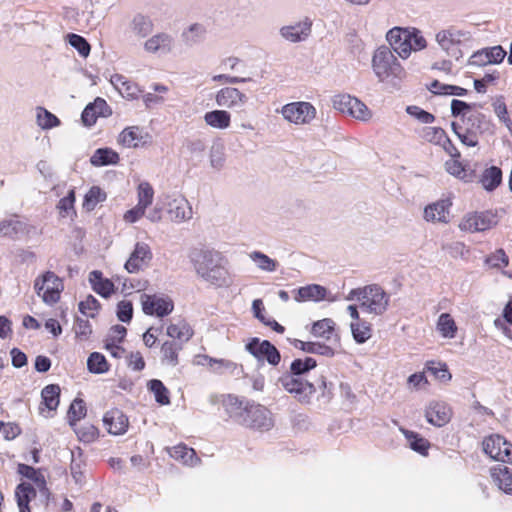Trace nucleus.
Listing matches in <instances>:
<instances>
[{
  "instance_id": "393cba45",
  "label": "nucleus",
  "mask_w": 512,
  "mask_h": 512,
  "mask_svg": "<svg viewBox=\"0 0 512 512\" xmlns=\"http://www.w3.org/2000/svg\"><path fill=\"white\" fill-rule=\"evenodd\" d=\"M172 44L173 39L169 34L158 33L144 43V48L149 53H168L172 49Z\"/></svg>"
},
{
  "instance_id": "f8f14e48",
  "label": "nucleus",
  "mask_w": 512,
  "mask_h": 512,
  "mask_svg": "<svg viewBox=\"0 0 512 512\" xmlns=\"http://www.w3.org/2000/svg\"><path fill=\"white\" fill-rule=\"evenodd\" d=\"M153 258L152 251L148 244L137 242L124 268L128 273H137L148 267Z\"/></svg>"
},
{
  "instance_id": "f704fd0d",
  "label": "nucleus",
  "mask_w": 512,
  "mask_h": 512,
  "mask_svg": "<svg viewBox=\"0 0 512 512\" xmlns=\"http://www.w3.org/2000/svg\"><path fill=\"white\" fill-rule=\"evenodd\" d=\"M42 403L49 410H56L59 405L60 387L57 384H49L41 391Z\"/></svg>"
},
{
  "instance_id": "e433bc0d",
  "label": "nucleus",
  "mask_w": 512,
  "mask_h": 512,
  "mask_svg": "<svg viewBox=\"0 0 512 512\" xmlns=\"http://www.w3.org/2000/svg\"><path fill=\"white\" fill-rule=\"evenodd\" d=\"M171 456L190 466L195 465L199 461L195 450L182 444L173 447Z\"/></svg>"
},
{
  "instance_id": "f03ea898",
  "label": "nucleus",
  "mask_w": 512,
  "mask_h": 512,
  "mask_svg": "<svg viewBox=\"0 0 512 512\" xmlns=\"http://www.w3.org/2000/svg\"><path fill=\"white\" fill-rule=\"evenodd\" d=\"M189 258L199 277L217 287L230 284L229 274L223 265L222 255L214 250L194 249Z\"/></svg>"
},
{
  "instance_id": "39448f33",
  "label": "nucleus",
  "mask_w": 512,
  "mask_h": 512,
  "mask_svg": "<svg viewBox=\"0 0 512 512\" xmlns=\"http://www.w3.org/2000/svg\"><path fill=\"white\" fill-rule=\"evenodd\" d=\"M278 384L295 399L302 404H309L313 395L317 392L315 383L308 381L305 376L292 375L291 371H286L278 378Z\"/></svg>"
},
{
  "instance_id": "58836bf2",
  "label": "nucleus",
  "mask_w": 512,
  "mask_h": 512,
  "mask_svg": "<svg viewBox=\"0 0 512 512\" xmlns=\"http://www.w3.org/2000/svg\"><path fill=\"white\" fill-rule=\"evenodd\" d=\"M87 369L93 374H103L109 370V364L103 354L93 352L87 359Z\"/></svg>"
},
{
  "instance_id": "052dcab7",
  "label": "nucleus",
  "mask_w": 512,
  "mask_h": 512,
  "mask_svg": "<svg viewBox=\"0 0 512 512\" xmlns=\"http://www.w3.org/2000/svg\"><path fill=\"white\" fill-rule=\"evenodd\" d=\"M153 195L152 186L147 182L141 183L138 186V205L146 209L152 203Z\"/></svg>"
},
{
  "instance_id": "49530a36",
  "label": "nucleus",
  "mask_w": 512,
  "mask_h": 512,
  "mask_svg": "<svg viewBox=\"0 0 512 512\" xmlns=\"http://www.w3.org/2000/svg\"><path fill=\"white\" fill-rule=\"evenodd\" d=\"M402 432L404 433L405 437L409 441L410 448L420 454H427V450L429 448V442L420 437L417 433H414L409 430L402 429Z\"/></svg>"
},
{
  "instance_id": "473e14b6",
  "label": "nucleus",
  "mask_w": 512,
  "mask_h": 512,
  "mask_svg": "<svg viewBox=\"0 0 512 512\" xmlns=\"http://www.w3.org/2000/svg\"><path fill=\"white\" fill-rule=\"evenodd\" d=\"M167 335L181 342H187L193 336V331L188 323L184 320H179L177 323L170 324L167 327Z\"/></svg>"
},
{
  "instance_id": "6e6d98bb",
  "label": "nucleus",
  "mask_w": 512,
  "mask_h": 512,
  "mask_svg": "<svg viewBox=\"0 0 512 512\" xmlns=\"http://www.w3.org/2000/svg\"><path fill=\"white\" fill-rule=\"evenodd\" d=\"M100 309L99 301L93 296L88 295L84 301L79 303V311L88 317L94 318L96 312Z\"/></svg>"
},
{
  "instance_id": "4d7b16f0",
  "label": "nucleus",
  "mask_w": 512,
  "mask_h": 512,
  "mask_svg": "<svg viewBox=\"0 0 512 512\" xmlns=\"http://www.w3.org/2000/svg\"><path fill=\"white\" fill-rule=\"evenodd\" d=\"M22 231V223L13 220H3L0 222V237L14 238Z\"/></svg>"
},
{
  "instance_id": "4be33fe9",
  "label": "nucleus",
  "mask_w": 512,
  "mask_h": 512,
  "mask_svg": "<svg viewBox=\"0 0 512 512\" xmlns=\"http://www.w3.org/2000/svg\"><path fill=\"white\" fill-rule=\"evenodd\" d=\"M149 135L138 126L125 128L119 135V143L126 147L137 148L148 142Z\"/></svg>"
},
{
  "instance_id": "338daca9",
  "label": "nucleus",
  "mask_w": 512,
  "mask_h": 512,
  "mask_svg": "<svg viewBox=\"0 0 512 512\" xmlns=\"http://www.w3.org/2000/svg\"><path fill=\"white\" fill-rule=\"evenodd\" d=\"M406 112L424 124H430L435 121V116L433 114L415 105L407 106Z\"/></svg>"
},
{
  "instance_id": "9b49d317",
  "label": "nucleus",
  "mask_w": 512,
  "mask_h": 512,
  "mask_svg": "<svg viewBox=\"0 0 512 512\" xmlns=\"http://www.w3.org/2000/svg\"><path fill=\"white\" fill-rule=\"evenodd\" d=\"M142 310L146 315L164 317L169 315L174 308L173 301L169 297L143 294L141 296Z\"/></svg>"
},
{
  "instance_id": "6ab92c4d",
  "label": "nucleus",
  "mask_w": 512,
  "mask_h": 512,
  "mask_svg": "<svg viewBox=\"0 0 512 512\" xmlns=\"http://www.w3.org/2000/svg\"><path fill=\"white\" fill-rule=\"evenodd\" d=\"M452 203L449 199H441L429 204L424 209V218L429 222L448 223L449 209Z\"/></svg>"
},
{
  "instance_id": "ddd939ff",
  "label": "nucleus",
  "mask_w": 512,
  "mask_h": 512,
  "mask_svg": "<svg viewBox=\"0 0 512 512\" xmlns=\"http://www.w3.org/2000/svg\"><path fill=\"white\" fill-rule=\"evenodd\" d=\"M409 27H393L386 34L389 45L402 59H407L411 54L409 46Z\"/></svg>"
},
{
  "instance_id": "72a5a7b5",
  "label": "nucleus",
  "mask_w": 512,
  "mask_h": 512,
  "mask_svg": "<svg viewBox=\"0 0 512 512\" xmlns=\"http://www.w3.org/2000/svg\"><path fill=\"white\" fill-rule=\"evenodd\" d=\"M317 366V361L312 357L296 358L289 367L288 371L292 372L295 376H306L312 369Z\"/></svg>"
},
{
  "instance_id": "79ce46f5",
  "label": "nucleus",
  "mask_w": 512,
  "mask_h": 512,
  "mask_svg": "<svg viewBox=\"0 0 512 512\" xmlns=\"http://www.w3.org/2000/svg\"><path fill=\"white\" fill-rule=\"evenodd\" d=\"M86 405L84 400L76 398L70 405L67 418L69 424L73 426L76 422L80 421L86 415Z\"/></svg>"
},
{
  "instance_id": "7c9ffc66",
  "label": "nucleus",
  "mask_w": 512,
  "mask_h": 512,
  "mask_svg": "<svg viewBox=\"0 0 512 512\" xmlns=\"http://www.w3.org/2000/svg\"><path fill=\"white\" fill-rule=\"evenodd\" d=\"M204 120L212 128L226 129L230 126L231 116L225 110H213L205 113Z\"/></svg>"
},
{
  "instance_id": "cd10ccee",
  "label": "nucleus",
  "mask_w": 512,
  "mask_h": 512,
  "mask_svg": "<svg viewBox=\"0 0 512 512\" xmlns=\"http://www.w3.org/2000/svg\"><path fill=\"white\" fill-rule=\"evenodd\" d=\"M15 497L19 512H31L29 503L36 497V490L30 483L22 482L16 487Z\"/></svg>"
},
{
  "instance_id": "412c9836",
  "label": "nucleus",
  "mask_w": 512,
  "mask_h": 512,
  "mask_svg": "<svg viewBox=\"0 0 512 512\" xmlns=\"http://www.w3.org/2000/svg\"><path fill=\"white\" fill-rule=\"evenodd\" d=\"M167 212L174 222H182L192 218V207L183 197H177L167 203Z\"/></svg>"
},
{
  "instance_id": "4c0bfd02",
  "label": "nucleus",
  "mask_w": 512,
  "mask_h": 512,
  "mask_svg": "<svg viewBox=\"0 0 512 512\" xmlns=\"http://www.w3.org/2000/svg\"><path fill=\"white\" fill-rule=\"evenodd\" d=\"M350 328L353 339L358 344L365 343L372 335L371 325L363 320L351 322Z\"/></svg>"
},
{
  "instance_id": "f3484780",
  "label": "nucleus",
  "mask_w": 512,
  "mask_h": 512,
  "mask_svg": "<svg viewBox=\"0 0 512 512\" xmlns=\"http://www.w3.org/2000/svg\"><path fill=\"white\" fill-rule=\"evenodd\" d=\"M248 101V97L237 88L225 87L217 92L216 103L218 106L230 109L242 108Z\"/></svg>"
},
{
  "instance_id": "3c124183",
  "label": "nucleus",
  "mask_w": 512,
  "mask_h": 512,
  "mask_svg": "<svg viewBox=\"0 0 512 512\" xmlns=\"http://www.w3.org/2000/svg\"><path fill=\"white\" fill-rule=\"evenodd\" d=\"M210 164L213 168L220 170L225 163V147L222 143H214L210 148Z\"/></svg>"
},
{
  "instance_id": "0e129e2a",
  "label": "nucleus",
  "mask_w": 512,
  "mask_h": 512,
  "mask_svg": "<svg viewBox=\"0 0 512 512\" xmlns=\"http://www.w3.org/2000/svg\"><path fill=\"white\" fill-rule=\"evenodd\" d=\"M74 203H75V191L71 189L68 194L60 199L57 208L60 211L61 216L66 217L71 212L75 213L74 209Z\"/></svg>"
},
{
  "instance_id": "0eeeda50",
  "label": "nucleus",
  "mask_w": 512,
  "mask_h": 512,
  "mask_svg": "<svg viewBox=\"0 0 512 512\" xmlns=\"http://www.w3.org/2000/svg\"><path fill=\"white\" fill-rule=\"evenodd\" d=\"M245 349L259 362L266 360L271 366H277L281 361L280 351L268 340L253 337L246 344Z\"/></svg>"
},
{
  "instance_id": "a878e982",
  "label": "nucleus",
  "mask_w": 512,
  "mask_h": 512,
  "mask_svg": "<svg viewBox=\"0 0 512 512\" xmlns=\"http://www.w3.org/2000/svg\"><path fill=\"white\" fill-rule=\"evenodd\" d=\"M89 282L92 289L104 298H108L114 292L113 282L107 278H103L102 272L99 270L90 272Z\"/></svg>"
},
{
  "instance_id": "7ed1b4c3",
  "label": "nucleus",
  "mask_w": 512,
  "mask_h": 512,
  "mask_svg": "<svg viewBox=\"0 0 512 512\" xmlns=\"http://www.w3.org/2000/svg\"><path fill=\"white\" fill-rule=\"evenodd\" d=\"M490 122L486 116L478 111H474L461 120V123L453 121L451 123L452 131L457 135L462 144L468 147L478 145L479 136L489 130Z\"/></svg>"
},
{
  "instance_id": "a19ab883",
  "label": "nucleus",
  "mask_w": 512,
  "mask_h": 512,
  "mask_svg": "<svg viewBox=\"0 0 512 512\" xmlns=\"http://www.w3.org/2000/svg\"><path fill=\"white\" fill-rule=\"evenodd\" d=\"M148 389L154 394L157 403L160 405L170 404L169 391L161 380H150L148 382Z\"/></svg>"
},
{
  "instance_id": "a18cd8bd",
  "label": "nucleus",
  "mask_w": 512,
  "mask_h": 512,
  "mask_svg": "<svg viewBox=\"0 0 512 512\" xmlns=\"http://www.w3.org/2000/svg\"><path fill=\"white\" fill-rule=\"evenodd\" d=\"M37 124L42 129H51L60 125V120L53 113L43 107L37 108Z\"/></svg>"
},
{
  "instance_id": "f257e3e1",
  "label": "nucleus",
  "mask_w": 512,
  "mask_h": 512,
  "mask_svg": "<svg viewBox=\"0 0 512 512\" xmlns=\"http://www.w3.org/2000/svg\"><path fill=\"white\" fill-rule=\"evenodd\" d=\"M224 405L230 417L240 425L259 431H268L274 425L271 412L260 404L247 401L244 405L238 397L229 395Z\"/></svg>"
},
{
  "instance_id": "603ef678",
  "label": "nucleus",
  "mask_w": 512,
  "mask_h": 512,
  "mask_svg": "<svg viewBox=\"0 0 512 512\" xmlns=\"http://www.w3.org/2000/svg\"><path fill=\"white\" fill-rule=\"evenodd\" d=\"M204 33V27L196 23L192 24L186 31L182 33V38L187 45L192 46L202 39Z\"/></svg>"
},
{
  "instance_id": "e2e57ef3",
  "label": "nucleus",
  "mask_w": 512,
  "mask_h": 512,
  "mask_svg": "<svg viewBox=\"0 0 512 512\" xmlns=\"http://www.w3.org/2000/svg\"><path fill=\"white\" fill-rule=\"evenodd\" d=\"M494 112L499 120L508 128L512 135V121L508 116L507 106L503 100L497 99L493 103Z\"/></svg>"
},
{
  "instance_id": "c756f323",
  "label": "nucleus",
  "mask_w": 512,
  "mask_h": 512,
  "mask_svg": "<svg viewBox=\"0 0 512 512\" xmlns=\"http://www.w3.org/2000/svg\"><path fill=\"white\" fill-rule=\"evenodd\" d=\"M118 161V153L108 147L98 148L90 158V163L96 167L117 164Z\"/></svg>"
},
{
  "instance_id": "37998d69",
  "label": "nucleus",
  "mask_w": 512,
  "mask_h": 512,
  "mask_svg": "<svg viewBox=\"0 0 512 512\" xmlns=\"http://www.w3.org/2000/svg\"><path fill=\"white\" fill-rule=\"evenodd\" d=\"M68 43L77 50L81 57H88L91 51V45L81 35L69 33L66 36Z\"/></svg>"
},
{
  "instance_id": "5701e85b",
  "label": "nucleus",
  "mask_w": 512,
  "mask_h": 512,
  "mask_svg": "<svg viewBox=\"0 0 512 512\" xmlns=\"http://www.w3.org/2000/svg\"><path fill=\"white\" fill-rule=\"evenodd\" d=\"M294 297L297 302L314 301L319 302L327 298L328 290L319 284H309L295 290Z\"/></svg>"
},
{
  "instance_id": "bb28decb",
  "label": "nucleus",
  "mask_w": 512,
  "mask_h": 512,
  "mask_svg": "<svg viewBox=\"0 0 512 512\" xmlns=\"http://www.w3.org/2000/svg\"><path fill=\"white\" fill-rule=\"evenodd\" d=\"M153 27L152 20L142 14H136L129 24L130 32L138 39L149 36L153 31Z\"/></svg>"
},
{
  "instance_id": "6e6552de",
  "label": "nucleus",
  "mask_w": 512,
  "mask_h": 512,
  "mask_svg": "<svg viewBox=\"0 0 512 512\" xmlns=\"http://www.w3.org/2000/svg\"><path fill=\"white\" fill-rule=\"evenodd\" d=\"M483 451L491 459L503 463H512V444L503 436L494 434L483 440Z\"/></svg>"
},
{
  "instance_id": "20e7f679",
  "label": "nucleus",
  "mask_w": 512,
  "mask_h": 512,
  "mask_svg": "<svg viewBox=\"0 0 512 512\" xmlns=\"http://www.w3.org/2000/svg\"><path fill=\"white\" fill-rule=\"evenodd\" d=\"M372 69L380 82L400 80L404 69L387 46L378 47L372 57Z\"/></svg>"
},
{
  "instance_id": "8fccbe9b",
  "label": "nucleus",
  "mask_w": 512,
  "mask_h": 512,
  "mask_svg": "<svg viewBox=\"0 0 512 512\" xmlns=\"http://www.w3.org/2000/svg\"><path fill=\"white\" fill-rule=\"evenodd\" d=\"M317 390L321 393L318 395L317 400L324 405H327L333 398V383L328 382L324 376H321L315 384Z\"/></svg>"
},
{
  "instance_id": "c85d7f7f",
  "label": "nucleus",
  "mask_w": 512,
  "mask_h": 512,
  "mask_svg": "<svg viewBox=\"0 0 512 512\" xmlns=\"http://www.w3.org/2000/svg\"><path fill=\"white\" fill-rule=\"evenodd\" d=\"M335 322L330 318H324L313 323L311 334L315 337L330 340L333 336L339 342V336L335 333Z\"/></svg>"
},
{
  "instance_id": "69168bd1",
  "label": "nucleus",
  "mask_w": 512,
  "mask_h": 512,
  "mask_svg": "<svg viewBox=\"0 0 512 512\" xmlns=\"http://www.w3.org/2000/svg\"><path fill=\"white\" fill-rule=\"evenodd\" d=\"M447 134L444 129L440 127H426L423 128L422 137L429 142L441 144L446 138Z\"/></svg>"
},
{
  "instance_id": "09e8293b",
  "label": "nucleus",
  "mask_w": 512,
  "mask_h": 512,
  "mask_svg": "<svg viewBox=\"0 0 512 512\" xmlns=\"http://www.w3.org/2000/svg\"><path fill=\"white\" fill-rule=\"evenodd\" d=\"M250 258L256 263L257 267L261 270L273 272L276 270L278 263L271 259L266 254L254 251L250 254Z\"/></svg>"
},
{
  "instance_id": "774afa93",
  "label": "nucleus",
  "mask_w": 512,
  "mask_h": 512,
  "mask_svg": "<svg viewBox=\"0 0 512 512\" xmlns=\"http://www.w3.org/2000/svg\"><path fill=\"white\" fill-rule=\"evenodd\" d=\"M427 370L440 380L445 381L451 379V374L445 363L430 361L427 363Z\"/></svg>"
},
{
  "instance_id": "423d86ee",
  "label": "nucleus",
  "mask_w": 512,
  "mask_h": 512,
  "mask_svg": "<svg viewBox=\"0 0 512 512\" xmlns=\"http://www.w3.org/2000/svg\"><path fill=\"white\" fill-rule=\"evenodd\" d=\"M362 298L364 300L363 303H360V307L369 313L382 315L387 310L389 296L377 284L365 286Z\"/></svg>"
},
{
  "instance_id": "c03bdc74",
  "label": "nucleus",
  "mask_w": 512,
  "mask_h": 512,
  "mask_svg": "<svg viewBox=\"0 0 512 512\" xmlns=\"http://www.w3.org/2000/svg\"><path fill=\"white\" fill-rule=\"evenodd\" d=\"M106 200V193L99 187L93 186L85 195L83 207L87 211H92L99 202Z\"/></svg>"
},
{
  "instance_id": "9d476101",
  "label": "nucleus",
  "mask_w": 512,
  "mask_h": 512,
  "mask_svg": "<svg viewBox=\"0 0 512 512\" xmlns=\"http://www.w3.org/2000/svg\"><path fill=\"white\" fill-rule=\"evenodd\" d=\"M497 224L496 216L489 211L467 214L459 223V228L466 232H481Z\"/></svg>"
},
{
  "instance_id": "13d9d810",
  "label": "nucleus",
  "mask_w": 512,
  "mask_h": 512,
  "mask_svg": "<svg viewBox=\"0 0 512 512\" xmlns=\"http://www.w3.org/2000/svg\"><path fill=\"white\" fill-rule=\"evenodd\" d=\"M409 46L412 51H420L427 47L426 39L423 37L422 32L415 28L409 27Z\"/></svg>"
},
{
  "instance_id": "aec40b11",
  "label": "nucleus",
  "mask_w": 512,
  "mask_h": 512,
  "mask_svg": "<svg viewBox=\"0 0 512 512\" xmlns=\"http://www.w3.org/2000/svg\"><path fill=\"white\" fill-rule=\"evenodd\" d=\"M44 282L47 283L45 291L42 294V300L50 305L58 302L60 299V293L64 288L62 279L54 272L47 271L44 273Z\"/></svg>"
},
{
  "instance_id": "c9c22d12",
  "label": "nucleus",
  "mask_w": 512,
  "mask_h": 512,
  "mask_svg": "<svg viewBox=\"0 0 512 512\" xmlns=\"http://www.w3.org/2000/svg\"><path fill=\"white\" fill-rule=\"evenodd\" d=\"M182 349V345L175 341H166L161 346L162 361L171 366L178 364V352Z\"/></svg>"
},
{
  "instance_id": "de8ad7c7",
  "label": "nucleus",
  "mask_w": 512,
  "mask_h": 512,
  "mask_svg": "<svg viewBox=\"0 0 512 512\" xmlns=\"http://www.w3.org/2000/svg\"><path fill=\"white\" fill-rule=\"evenodd\" d=\"M84 461L82 459V452L80 449L75 451H71V464H70V471L71 475L74 478L75 482L77 484L82 483L83 480V468Z\"/></svg>"
},
{
  "instance_id": "4468645a",
  "label": "nucleus",
  "mask_w": 512,
  "mask_h": 512,
  "mask_svg": "<svg viewBox=\"0 0 512 512\" xmlns=\"http://www.w3.org/2000/svg\"><path fill=\"white\" fill-rule=\"evenodd\" d=\"M312 20L305 17L304 20L286 25L280 28V35L287 41L298 43L305 41L311 34Z\"/></svg>"
},
{
  "instance_id": "a211bd4d",
  "label": "nucleus",
  "mask_w": 512,
  "mask_h": 512,
  "mask_svg": "<svg viewBox=\"0 0 512 512\" xmlns=\"http://www.w3.org/2000/svg\"><path fill=\"white\" fill-rule=\"evenodd\" d=\"M103 425L108 433L112 435H122L127 431L129 421L127 416L119 409L114 408L103 416Z\"/></svg>"
},
{
  "instance_id": "dca6fc26",
  "label": "nucleus",
  "mask_w": 512,
  "mask_h": 512,
  "mask_svg": "<svg viewBox=\"0 0 512 512\" xmlns=\"http://www.w3.org/2000/svg\"><path fill=\"white\" fill-rule=\"evenodd\" d=\"M451 409L445 402L432 401L425 410L426 420L436 426L442 427L451 419Z\"/></svg>"
},
{
  "instance_id": "bf43d9fd",
  "label": "nucleus",
  "mask_w": 512,
  "mask_h": 512,
  "mask_svg": "<svg viewBox=\"0 0 512 512\" xmlns=\"http://www.w3.org/2000/svg\"><path fill=\"white\" fill-rule=\"evenodd\" d=\"M485 263L492 268L506 267L509 264V258L506 255L505 251L502 248H500L497 249L491 255L487 256L485 259Z\"/></svg>"
},
{
  "instance_id": "ea45409f",
  "label": "nucleus",
  "mask_w": 512,
  "mask_h": 512,
  "mask_svg": "<svg viewBox=\"0 0 512 512\" xmlns=\"http://www.w3.org/2000/svg\"><path fill=\"white\" fill-rule=\"evenodd\" d=\"M437 328L445 338H454L457 332L456 323L448 313H443L439 316Z\"/></svg>"
},
{
  "instance_id": "2f4dec72",
  "label": "nucleus",
  "mask_w": 512,
  "mask_h": 512,
  "mask_svg": "<svg viewBox=\"0 0 512 512\" xmlns=\"http://www.w3.org/2000/svg\"><path fill=\"white\" fill-rule=\"evenodd\" d=\"M480 182L485 190H495L502 182V170L497 166L486 168L481 175Z\"/></svg>"
},
{
  "instance_id": "864d4df0",
  "label": "nucleus",
  "mask_w": 512,
  "mask_h": 512,
  "mask_svg": "<svg viewBox=\"0 0 512 512\" xmlns=\"http://www.w3.org/2000/svg\"><path fill=\"white\" fill-rule=\"evenodd\" d=\"M349 115L361 121H367L372 116L369 108L357 98H354Z\"/></svg>"
},
{
  "instance_id": "1a4fd4ad",
  "label": "nucleus",
  "mask_w": 512,
  "mask_h": 512,
  "mask_svg": "<svg viewBox=\"0 0 512 512\" xmlns=\"http://www.w3.org/2000/svg\"><path fill=\"white\" fill-rule=\"evenodd\" d=\"M283 117L294 124H308L316 116L315 107L309 102H292L281 109Z\"/></svg>"
},
{
  "instance_id": "b1692460",
  "label": "nucleus",
  "mask_w": 512,
  "mask_h": 512,
  "mask_svg": "<svg viewBox=\"0 0 512 512\" xmlns=\"http://www.w3.org/2000/svg\"><path fill=\"white\" fill-rule=\"evenodd\" d=\"M490 475L500 490L506 494L512 495V469L498 464L490 469Z\"/></svg>"
},
{
  "instance_id": "680f3d73",
  "label": "nucleus",
  "mask_w": 512,
  "mask_h": 512,
  "mask_svg": "<svg viewBox=\"0 0 512 512\" xmlns=\"http://www.w3.org/2000/svg\"><path fill=\"white\" fill-rule=\"evenodd\" d=\"M306 353L322 355L325 357H333L335 355V350L329 345L320 342H308L305 349Z\"/></svg>"
},
{
  "instance_id": "5fc2aeb1",
  "label": "nucleus",
  "mask_w": 512,
  "mask_h": 512,
  "mask_svg": "<svg viewBox=\"0 0 512 512\" xmlns=\"http://www.w3.org/2000/svg\"><path fill=\"white\" fill-rule=\"evenodd\" d=\"M476 104H470L462 100L453 99L451 101V114L453 117H459L460 121L472 113L471 109Z\"/></svg>"
},
{
  "instance_id": "2eb2a0df",
  "label": "nucleus",
  "mask_w": 512,
  "mask_h": 512,
  "mask_svg": "<svg viewBox=\"0 0 512 512\" xmlns=\"http://www.w3.org/2000/svg\"><path fill=\"white\" fill-rule=\"evenodd\" d=\"M112 114V110L107 102L100 97H97L94 102L89 103L81 114V120L87 127H91L96 123L98 117H107Z\"/></svg>"
}]
</instances>
